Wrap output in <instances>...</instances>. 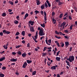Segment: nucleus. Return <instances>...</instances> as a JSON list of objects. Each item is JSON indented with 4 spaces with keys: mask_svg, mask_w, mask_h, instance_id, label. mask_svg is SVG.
<instances>
[{
    "mask_svg": "<svg viewBox=\"0 0 77 77\" xmlns=\"http://www.w3.org/2000/svg\"><path fill=\"white\" fill-rule=\"evenodd\" d=\"M52 49V48L51 47H49V48H47L46 47H44V49H43V51H45L46 50V49H48V50H48L47 51L48 52H50V51H51V49Z\"/></svg>",
    "mask_w": 77,
    "mask_h": 77,
    "instance_id": "1",
    "label": "nucleus"
},
{
    "mask_svg": "<svg viewBox=\"0 0 77 77\" xmlns=\"http://www.w3.org/2000/svg\"><path fill=\"white\" fill-rule=\"evenodd\" d=\"M39 35L40 36H44L45 35V33L44 31H39Z\"/></svg>",
    "mask_w": 77,
    "mask_h": 77,
    "instance_id": "2",
    "label": "nucleus"
},
{
    "mask_svg": "<svg viewBox=\"0 0 77 77\" xmlns=\"http://www.w3.org/2000/svg\"><path fill=\"white\" fill-rule=\"evenodd\" d=\"M2 33H3V34L4 35H5V34L8 35L11 33V32H9V31H7L5 30H3V32Z\"/></svg>",
    "mask_w": 77,
    "mask_h": 77,
    "instance_id": "3",
    "label": "nucleus"
},
{
    "mask_svg": "<svg viewBox=\"0 0 77 77\" xmlns=\"http://www.w3.org/2000/svg\"><path fill=\"white\" fill-rule=\"evenodd\" d=\"M66 24V23L65 22H63V23H62L61 24V25H60V27H62V28L64 29Z\"/></svg>",
    "mask_w": 77,
    "mask_h": 77,
    "instance_id": "4",
    "label": "nucleus"
},
{
    "mask_svg": "<svg viewBox=\"0 0 77 77\" xmlns=\"http://www.w3.org/2000/svg\"><path fill=\"white\" fill-rule=\"evenodd\" d=\"M28 64H27V63L26 62H24V63L23 65V66L22 67L23 68H26V66H27Z\"/></svg>",
    "mask_w": 77,
    "mask_h": 77,
    "instance_id": "5",
    "label": "nucleus"
},
{
    "mask_svg": "<svg viewBox=\"0 0 77 77\" xmlns=\"http://www.w3.org/2000/svg\"><path fill=\"white\" fill-rule=\"evenodd\" d=\"M57 65H55V66H52L51 67V69L52 70H56V68H57Z\"/></svg>",
    "mask_w": 77,
    "mask_h": 77,
    "instance_id": "6",
    "label": "nucleus"
},
{
    "mask_svg": "<svg viewBox=\"0 0 77 77\" xmlns=\"http://www.w3.org/2000/svg\"><path fill=\"white\" fill-rule=\"evenodd\" d=\"M10 61L13 62H16V61H17V59L12 58L10 59Z\"/></svg>",
    "mask_w": 77,
    "mask_h": 77,
    "instance_id": "7",
    "label": "nucleus"
},
{
    "mask_svg": "<svg viewBox=\"0 0 77 77\" xmlns=\"http://www.w3.org/2000/svg\"><path fill=\"white\" fill-rule=\"evenodd\" d=\"M36 2H37V5H40V4L41 3V2H39V0H36Z\"/></svg>",
    "mask_w": 77,
    "mask_h": 77,
    "instance_id": "8",
    "label": "nucleus"
},
{
    "mask_svg": "<svg viewBox=\"0 0 77 77\" xmlns=\"http://www.w3.org/2000/svg\"><path fill=\"white\" fill-rule=\"evenodd\" d=\"M21 55H22V57H26L27 54L26 53L24 52V53H23L22 54H21Z\"/></svg>",
    "mask_w": 77,
    "mask_h": 77,
    "instance_id": "9",
    "label": "nucleus"
},
{
    "mask_svg": "<svg viewBox=\"0 0 77 77\" xmlns=\"http://www.w3.org/2000/svg\"><path fill=\"white\" fill-rule=\"evenodd\" d=\"M34 23V22L32 21L31 20H30L29 21V23L31 24V26H33V24Z\"/></svg>",
    "mask_w": 77,
    "mask_h": 77,
    "instance_id": "10",
    "label": "nucleus"
},
{
    "mask_svg": "<svg viewBox=\"0 0 77 77\" xmlns=\"http://www.w3.org/2000/svg\"><path fill=\"white\" fill-rule=\"evenodd\" d=\"M65 46H66L67 47H66V48H67V47H68V45H69V42H65Z\"/></svg>",
    "mask_w": 77,
    "mask_h": 77,
    "instance_id": "11",
    "label": "nucleus"
},
{
    "mask_svg": "<svg viewBox=\"0 0 77 77\" xmlns=\"http://www.w3.org/2000/svg\"><path fill=\"white\" fill-rule=\"evenodd\" d=\"M68 59H70L72 60H74V57L73 56H69V57Z\"/></svg>",
    "mask_w": 77,
    "mask_h": 77,
    "instance_id": "12",
    "label": "nucleus"
},
{
    "mask_svg": "<svg viewBox=\"0 0 77 77\" xmlns=\"http://www.w3.org/2000/svg\"><path fill=\"white\" fill-rule=\"evenodd\" d=\"M45 3L47 4V5H48L49 7H51V4L49 3V1L48 0H46V2Z\"/></svg>",
    "mask_w": 77,
    "mask_h": 77,
    "instance_id": "13",
    "label": "nucleus"
},
{
    "mask_svg": "<svg viewBox=\"0 0 77 77\" xmlns=\"http://www.w3.org/2000/svg\"><path fill=\"white\" fill-rule=\"evenodd\" d=\"M45 6L44 4H42V5H41L40 7L41 10H43V9H45Z\"/></svg>",
    "mask_w": 77,
    "mask_h": 77,
    "instance_id": "14",
    "label": "nucleus"
},
{
    "mask_svg": "<svg viewBox=\"0 0 77 77\" xmlns=\"http://www.w3.org/2000/svg\"><path fill=\"white\" fill-rule=\"evenodd\" d=\"M30 31L32 32H34V30L33 29V27L31 26L30 27Z\"/></svg>",
    "mask_w": 77,
    "mask_h": 77,
    "instance_id": "15",
    "label": "nucleus"
},
{
    "mask_svg": "<svg viewBox=\"0 0 77 77\" xmlns=\"http://www.w3.org/2000/svg\"><path fill=\"white\" fill-rule=\"evenodd\" d=\"M60 59L61 58L60 57H56V60L57 61H60Z\"/></svg>",
    "mask_w": 77,
    "mask_h": 77,
    "instance_id": "16",
    "label": "nucleus"
},
{
    "mask_svg": "<svg viewBox=\"0 0 77 77\" xmlns=\"http://www.w3.org/2000/svg\"><path fill=\"white\" fill-rule=\"evenodd\" d=\"M66 60H68L70 62H72V61H74V60H71V59L68 58H67Z\"/></svg>",
    "mask_w": 77,
    "mask_h": 77,
    "instance_id": "17",
    "label": "nucleus"
},
{
    "mask_svg": "<svg viewBox=\"0 0 77 77\" xmlns=\"http://www.w3.org/2000/svg\"><path fill=\"white\" fill-rule=\"evenodd\" d=\"M28 17V13L26 14L25 15V17H24V19H23L25 20L26 19V18Z\"/></svg>",
    "mask_w": 77,
    "mask_h": 77,
    "instance_id": "18",
    "label": "nucleus"
},
{
    "mask_svg": "<svg viewBox=\"0 0 77 77\" xmlns=\"http://www.w3.org/2000/svg\"><path fill=\"white\" fill-rule=\"evenodd\" d=\"M26 62H27V63H26L30 64L31 63V62H32V61L29 60H26Z\"/></svg>",
    "mask_w": 77,
    "mask_h": 77,
    "instance_id": "19",
    "label": "nucleus"
},
{
    "mask_svg": "<svg viewBox=\"0 0 77 77\" xmlns=\"http://www.w3.org/2000/svg\"><path fill=\"white\" fill-rule=\"evenodd\" d=\"M65 62H66V63H67V65H68V66H69V67H70V63L68 62V61H67V60H65Z\"/></svg>",
    "mask_w": 77,
    "mask_h": 77,
    "instance_id": "20",
    "label": "nucleus"
},
{
    "mask_svg": "<svg viewBox=\"0 0 77 77\" xmlns=\"http://www.w3.org/2000/svg\"><path fill=\"white\" fill-rule=\"evenodd\" d=\"M52 21L54 22V24H56V22H57V20H55V19H54V18L52 19Z\"/></svg>",
    "mask_w": 77,
    "mask_h": 77,
    "instance_id": "21",
    "label": "nucleus"
},
{
    "mask_svg": "<svg viewBox=\"0 0 77 77\" xmlns=\"http://www.w3.org/2000/svg\"><path fill=\"white\" fill-rule=\"evenodd\" d=\"M18 23V22L17 20H15L14 21V23L15 24H17Z\"/></svg>",
    "mask_w": 77,
    "mask_h": 77,
    "instance_id": "22",
    "label": "nucleus"
},
{
    "mask_svg": "<svg viewBox=\"0 0 77 77\" xmlns=\"http://www.w3.org/2000/svg\"><path fill=\"white\" fill-rule=\"evenodd\" d=\"M44 5H45V8H48V7H49L48 5H47V3H46V2H45V4H44Z\"/></svg>",
    "mask_w": 77,
    "mask_h": 77,
    "instance_id": "23",
    "label": "nucleus"
},
{
    "mask_svg": "<svg viewBox=\"0 0 77 77\" xmlns=\"http://www.w3.org/2000/svg\"><path fill=\"white\" fill-rule=\"evenodd\" d=\"M5 60V57H3L0 59V62Z\"/></svg>",
    "mask_w": 77,
    "mask_h": 77,
    "instance_id": "24",
    "label": "nucleus"
},
{
    "mask_svg": "<svg viewBox=\"0 0 77 77\" xmlns=\"http://www.w3.org/2000/svg\"><path fill=\"white\" fill-rule=\"evenodd\" d=\"M8 3H9V4H11V5H13V4H14V2H12L11 1H8Z\"/></svg>",
    "mask_w": 77,
    "mask_h": 77,
    "instance_id": "25",
    "label": "nucleus"
},
{
    "mask_svg": "<svg viewBox=\"0 0 77 77\" xmlns=\"http://www.w3.org/2000/svg\"><path fill=\"white\" fill-rule=\"evenodd\" d=\"M62 17H63V14H60V16H59V17L60 18H62Z\"/></svg>",
    "mask_w": 77,
    "mask_h": 77,
    "instance_id": "26",
    "label": "nucleus"
},
{
    "mask_svg": "<svg viewBox=\"0 0 77 77\" xmlns=\"http://www.w3.org/2000/svg\"><path fill=\"white\" fill-rule=\"evenodd\" d=\"M16 54H19L20 55H21V54H22V52L20 51H19L18 52H17V53H16Z\"/></svg>",
    "mask_w": 77,
    "mask_h": 77,
    "instance_id": "27",
    "label": "nucleus"
},
{
    "mask_svg": "<svg viewBox=\"0 0 77 77\" xmlns=\"http://www.w3.org/2000/svg\"><path fill=\"white\" fill-rule=\"evenodd\" d=\"M44 20H45L44 22L46 21V20H47V17H46V16H44Z\"/></svg>",
    "mask_w": 77,
    "mask_h": 77,
    "instance_id": "28",
    "label": "nucleus"
},
{
    "mask_svg": "<svg viewBox=\"0 0 77 77\" xmlns=\"http://www.w3.org/2000/svg\"><path fill=\"white\" fill-rule=\"evenodd\" d=\"M32 72V75H36V71H33Z\"/></svg>",
    "mask_w": 77,
    "mask_h": 77,
    "instance_id": "29",
    "label": "nucleus"
},
{
    "mask_svg": "<svg viewBox=\"0 0 77 77\" xmlns=\"http://www.w3.org/2000/svg\"><path fill=\"white\" fill-rule=\"evenodd\" d=\"M63 4V3L62 2H59L58 3V5L59 6Z\"/></svg>",
    "mask_w": 77,
    "mask_h": 77,
    "instance_id": "30",
    "label": "nucleus"
},
{
    "mask_svg": "<svg viewBox=\"0 0 77 77\" xmlns=\"http://www.w3.org/2000/svg\"><path fill=\"white\" fill-rule=\"evenodd\" d=\"M25 31H23L21 33V34H22V35H23V36H25Z\"/></svg>",
    "mask_w": 77,
    "mask_h": 77,
    "instance_id": "31",
    "label": "nucleus"
},
{
    "mask_svg": "<svg viewBox=\"0 0 77 77\" xmlns=\"http://www.w3.org/2000/svg\"><path fill=\"white\" fill-rule=\"evenodd\" d=\"M38 30H39V31H44L42 29H40V27L38 28Z\"/></svg>",
    "mask_w": 77,
    "mask_h": 77,
    "instance_id": "32",
    "label": "nucleus"
},
{
    "mask_svg": "<svg viewBox=\"0 0 77 77\" xmlns=\"http://www.w3.org/2000/svg\"><path fill=\"white\" fill-rule=\"evenodd\" d=\"M1 15L3 17H5L6 16V14H5V13H3L1 14Z\"/></svg>",
    "mask_w": 77,
    "mask_h": 77,
    "instance_id": "33",
    "label": "nucleus"
},
{
    "mask_svg": "<svg viewBox=\"0 0 77 77\" xmlns=\"http://www.w3.org/2000/svg\"><path fill=\"white\" fill-rule=\"evenodd\" d=\"M55 33L57 35H59V34H60V33H59V32H58L57 31H55Z\"/></svg>",
    "mask_w": 77,
    "mask_h": 77,
    "instance_id": "34",
    "label": "nucleus"
},
{
    "mask_svg": "<svg viewBox=\"0 0 77 77\" xmlns=\"http://www.w3.org/2000/svg\"><path fill=\"white\" fill-rule=\"evenodd\" d=\"M16 18L17 20L19 21L20 20V17L19 16H17L16 17Z\"/></svg>",
    "mask_w": 77,
    "mask_h": 77,
    "instance_id": "35",
    "label": "nucleus"
},
{
    "mask_svg": "<svg viewBox=\"0 0 77 77\" xmlns=\"http://www.w3.org/2000/svg\"><path fill=\"white\" fill-rule=\"evenodd\" d=\"M40 25L41 26H42V27L43 28H44L45 27V24L44 23L42 24H41Z\"/></svg>",
    "mask_w": 77,
    "mask_h": 77,
    "instance_id": "36",
    "label": "nucleus"
},
{
    "mask_svg": "<svg viewBox=\"0 0 77 77\" xmlns=\"http://www.w3.org/2000/svg\"><path fill=\"white\" fill-rule=\"evenodd\" d=\"M47 64L48 65V66H50V65H51V62H47Z\"/></svg>",
    "mask_w": 77,
    "mask_h": 77,
    "instance_id": "37",
    "label": "nucleus"
},
{
    "mask_svg": "<svg viewBox=\"0 0 77 77\" xmlns=\"http://www.w3.org/2000/svg\"><path fill=\"white\" fill-rule=\"evenodd\" d=\"M6 69V67L5 66H3L2 67V69L3 70H5Z\"/></svg>",
    "mask_w": 77,
    "mask_h": 77,
    "instance_id": "38",
    "label": "nucleus"
},
{
    "mask_svg": "<svg viewBox=\"0 0 77 77\" xmlns=\"http://www.w3.org/2000/svg\"><path fill=\"white\" fill-rule=\"evenodd\" d=\"M3 48H4V49H7V48H8V46H7V48H6V45H4L3 46Z\"/></svg>",
    "mask_w": 77,
    "mask_h": 77,
    "instance_id": "39",
    "label": "nucleus"
},
{
    "mask_svg": "<svg viewBox=\"0 0 77 77\" xmlns=\"http://www.w3.org/2000/svg\"><path fill=\"white\" fill-rule=\"evenodd\" d=\"M47 53H42V57H45V55H46Z\"/></svg>",
    "mask_w": 77,
    "mask_h": 77,
    "instance_id": "40",
    "label": "nucleus"
},
{
    "mask_svg": "<svg viewBox=\"0 0 77 77\" xmlns=\"http://www.w3.org/2000/svg\"><path fill=\"white\" fill-rule=\"evenodd\" d=\"M45 42L46 43V44H47V45H51V44H48V41H47V39H45Z\"/></svg>",
    "mask_w": 77,
    "mask_h": 77,
    "instance_id": "41",
    "label": "nucleus"
},
{
    "mask_svg": "<svg viewBox=\"0 0 77 77\" xmlns=\"http://www.w3.org/2000/svg\"><path fill=\"white\" fill-rule=\"evenodd\" d=\"M30 43H28L27 44V48H30Z\"/></svg>",
    "mask_w": 77,
    "mask_h": 77,
    "instance_id": "42",
    "label": "nucleus"
},
{
    "mask_svg": "<svg viewBox=\"0 0 77 77\" xmlns=\"http://www.w3.org/2000/svg\"><path fill=\"white\" fill-rule=\"evenodd\" d=\"M52 16H54V15H55V13L54 12H52L51 13Z\"/></svg>",
    "mask_w": 77,
    "mask_h": 77,
    "instance_id": "43",
    "label": "nucleus"
},
{
    "mask_svg": "<svg viewBox=\"0 0 77 77\" xmlns=\"http://www.w3.org/2000/svg\"><path fill=\"white\" fill-rule=\"evenodd\" d=\"M61 46L62 48L63 47H64V43L63 42H61Z\"/></svg>",
    "mask_w": 77,
    "mask_h": 77,
    "instance_id": "44",
    "label": "nucleus"
},
{
    "mask_svg": "<svg viewBox=\"0 0 77 77\" xmlns=\"http://www.w3.org/2000/svg\"><path fill=\"white\" fill-rule=\"evenodd\" d=\"M18 35H20V33H19V32H17L16 33V34H15V35H16V36H17Z\"/></svg>",
    "mask_w": 77,
    "mask_h": 77,
    "instance_id": "45",
    "label": "nucleus"
},
{
    "mask_svg": "<svg viewBox=\"0 0 77 77\" xmlns=\"http://www.w3.org/2000/svg\"><path fill=\"white\" fill-rule=\"evenodd\" d=\"M21 46V45H18V46H16V47H15V48H20V47Z\"/></svg>",
    "mask_w": 77,
    "mask_h": 77,
    "instance_id": "46",
    "label": "nucleus"
},
{
    "mask_svg": "<svg viewBox=\"0 0 77 77\" xmlns=\"http://www.w3.org/2000/svg\"><path fill=\"white\" fill-rule=\"evenodd\" d=\"M60 52V51H59L58 52H57V56H58Z\"/></svg>",
    "mask_w": 77,
    "mask_h": 77,
    "instance_id": "47",
    "label": "nucleus"
},
{
    "mask_svg": "<svg viewBox=\"0 0 77 77\" xmlns=\"http://www.w3.org/2000/svg\"><path fill=\"white\" fill-rule=\"evenodd\" d=\"M55 37L56 38H57L59 39L61 38V37H57V35H55Z\"/></svg>",
    "mask_w": 77,
    "mask_h": 77,
    "instance_id": "48",
    "label": "nucleus"
},
{
    "mask_svg": "<svg viewBox=\"0 0 77 77\" xmlns=\"http://www.w3.org/2000/svg\"><path fill=\"white\" fill-rule=\"evenodd\" d=\"M48 41V40H47V41ZM48 42L49 43L51 44V39H49L48 40Z\"/></svg>",
    "mask_w": 77,
    "mask_h": 77,
    "instance_id": "49",
    "label": "nucleus"
},
{
    "mask_svg": "<svg viewBox=\"0 0 77 77\" xmlns=\"http://www.w3.org/2000/svg\"><path fill=\"white\" fill-rule=\"evenodd\" d=\"M73 26H72V25H71V26H70V30H72V27Z\"/></svg>",
    "mask_w": 77,
    "mask_h": 77,
    "instance_id": "50",
    "label": "nucleus"
},
{
    "mask_svg": "<svg viewBox=\"0 0 77 77\" xmlns=\"http://www.w3.org/2000/svg\"><path fill=\"white\" fill-rule=\"evenodd\" d=\"M0 77H4V74H0Z\"/></svg>",
    "mask_w": 77,
    "mask_h": 77,
    "instance_id": "51",
    "label": "nucleus"
},
{
    "mask_svg": "<svg viewBox=\"0 0 77 77\" xmlns=\"http://www.w3.org/2000/svg\"><path fill=\"white\" fill-rule=\"evenodd\" d=\"M64 37H65V39H69V37H68L67 36H64Z\"/></svg>",
    "mask_w": 77,
    "mask_h": 77,
    "instance_id": "52",
    "label": "nucleus"
},
{
    "mask_svg": "<svg viewBox=\"0 0 77 77\" xmlns=\"http://www.w3.org/2000/svg\"><path fill=\"white\" fill-rule=\"evenodd\" d=\"M74 10H75V11H76L77 13V8L75 7H74Z\"/></svg>",
    "mask_w": 77,
    "mask_h": 77,
    "instance_id": "53",
    "label": "nucleus"
},
{
    "mask_svg": "<svg viewBox=\"0 0 77 77\" xmlns=\"http://www.w3.org/2000/svg\"><path fill=\"white\" fill-rule=\"evenodd\" d=\"M8 11L9 12H11V11H12V10L11 9H8Z\"/></svg>",
    "mask_w": 77,
    "mask_h": 77,
    "instance_id": "54",
    "label": "nucleus"
},
{
    "mask_svg": "<svg viewBox=\"0 0 77 77\" xmlns=\"http://www.w3.org/2000/svg\"><path fill=\"white\" fill-rule=\"evenodd\" d=\"M52 51H54V55H56V51H54V50H52Z\"/></svg>",
    "mask_w": 77,
    "mask_h": 77,
    "instance_id": "55",
    "label": "nucleus"
},
{
    "mask_svg": "<svg viewBox=\"0 0 77 77\" xmlns=\"http://www.w3.org/2000/svg\"><path fill=\"white\" fill-rule=\"evenodd\" d=\"M64 32H65V33H68V30H65L64 31Z\"/></svg>",
    "mask_w": 77,
    "mask_h": 77,
    "instance_id": "56",
    "label": "nucleus"
},
{
    "mask_svg": "<svg viewBox=\"0 0 77 77\" xmlns=\"http://www.w3.org/2000/svg\"><path fill=\"white\" fill-rule=\"evenodd\" d=\"M22 43L23 44H25L26 43V41H25V40H23V41H22Z\"/></svg>",
    "mask_w": 77,
    "mask_h": 77,
    "instance_id": "57",
    "label": "nucleus"
},
{
    "mask_svg": "<svg viewBox=\"0 0 77 77\" xmlns=\"http://www.w3.org/2000/svg\"><path fill=\"white\" fill-rule=\"evenodd\" d=\"M17 3H18V0H16V1H15V2H14V3L15 4H17Z\"/></svg>",
    "mask_w": 77,
    "mask_h": 77,
    "instance_id": "58",
    "label": "nucleus"
},
{
    "mask_svg": "<svg viewBox=\"0 0 77 77\" xmlns=\"http://www.w3.org/2000/svg\"><path fill=\"white\" fill-rule=\"evenodd\" d=\"M3 34H3V32H0V36H3Z\"/></svg>",
    "mask_w": 77,
    "mask_h": 77,
    "instance_id": "59",
    "label": "nucleus"
},
{
    "mask_svg": "<svg viewBox=\"0 0 77 77\" xmlns=\"http://www.w3.org/2000/svg\"><path fill=\"white\" fill-rule=\"evenodd\" d=\"M35 13H39V11L36 10L35 11Z\"/></svg>",
    "mask_w": 77,
    "mask_h": 77,
    "instance_id": "60",
    "label": "nucleus"
},
{
    "mask_svg": "<svg viewBox=\"0 0 77 77\" xmlns=\"http://www.w3.org/2000/svg\"><path fill=\"white\" fill-rule=\"evenodd\" d=\"M29 71H30V72H33V70H32V68H31L30 69H29Z\"/></svg>",
    "mask_w": 77,
    "mask_h": 77,
    "instance_id": "61",
    "label": "nucleus"
},
{
    "mask_svg": "<svg viewBox=\"0 0 77 77\" xmlns=\"http://www.w3.org/2000/svg\"><path fill=\"white\" fill-rule=\"evenodd\" d=\"M4 52H5V51H2V52H0V54H2L3 53H4Z\"/></svg>",
    "mask_w": 77,
    "mask_h": 77,
    "instance_id": "62",
    "label": "nucleus"
},
{
    "mask_svg": "<svg viewBox=\"0 0 77 77\" xmlns=\"http://www.w3.org/2000/svg\"><path fill=\"white\" fill-rule=\"evenodd\" d=\"M43 13H44V12H43V11H42L40 12V14H41L43 15Z\"/></svg>",
    "mask_w": 77,
    "mask_h": 77,
    "instance_id": "63",
    "label": "nucleus"
},
{
    "mask_svg": "<svg viewBox=\"0 0 77 77\" xmlns=\"http://www.w3.org/2000/svg\"><path fill=\"white\" fill-rule=\"evenodd\" d=\"M75 25H76V26H77V21H76L75 22Z\"/></svg>",
    "mask_w": 77,
    "mask_h": 77,
    "instance_id": "64",
    "label": "nucleus"
}]
</instances>
